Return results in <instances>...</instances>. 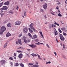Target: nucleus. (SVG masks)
I'll return each mask as SVG.
<instances>
[{
    "label": "nucleus",
    "mask_w": 67,
    "mask_h": 67,
    "mask_svg": "<svg viewBox=\"0 0 67 67\" xmlns=\"http://www.w3.org/2000/svg\"><path fill=\"white\" fill-rule=\"evenodd\" d=\"M52 28V25L49 26V29H50Z\"/></svg>",
    "instance_id": "53"
},
{
    "label": "nucleus",
    "mask_w": 67,
    "mask_h": 67,
    "mask_svg": "<svg viewBox=\"0 0 67 67\" xmlns=\"http://www.w3.org/2000/svg\"><path fill=\"white\" fill-rule=\"evenodd\" d=\"M35 41L36 42H38L39 41V40L38 39H36L35 40Z\"/></svg>",
    "instance_id": "43"
},
{
    "label": "nucleus",
    "mask_w": 67,
    "mask_h": 67,
    "mask_svg": "<svg viewBox=\"0 0 67 67\" xmlns=\"http://www.w3.org/2000/svg\"><path fill=\"white\" fill-rule=\"evenodd\" d=\"M3 8L4 9V10H8V7L6 6H4L3 7Z\"/></svg>",
    "instance_id": "9"
},
{
    "label": "nucleus",
    "mask_w": 67,
    "mask_h": 67,
    "mask_svg": "<svg viewBox=\"0 0 67 67\" xmlns=\"http://www.w3.org/2000/svg\"><path fill=\"white\" fill-rule=\"evenodd\" d=\"M18 9H19V6H17L16 8V9L18 10Z\"/></svg>",
    "instance_id": "46"
},
{
    "label": "nucleus",
    "mask_w": 67,
    "mask_h": 67,
    "mask_svg": "<svg viewBox=\"0 0 67 67\" xmlns=\"http://www.w3.org/2000/svg\"><path fill=\"white\" fill-rule=\"evenodd\" d=\"M55 30L56 31H56L55 32V35H57V31H56V30Z\"/></svg>",
    "instance_id": "41"
},
{
    "label": "nucleus",
    "mask_w": 67,
    "mask_h": 67,
    "mask_svg": "<svg viewBox=\"0 0 67 67\" xmlns=\"http://www.w3.org/2000/svg\"><path fill=\"white\" fill-rule=\"evenodd\" d=\"M19 43V42H18V41H16V44H18V43Z\"/></svg>",
    "instance_id": "60"
},
{
    "label": "nucleus",
    "mask_w": 67,
    "mask_h": 67,
    "mask_svg": "<svg viewBox=\"0 0 67 67\" xmlns=\"http://www.w3.org/2000/svg\"><path fill=\"white\" fill-rule=\"evenodd\" d=\"M47 7V4L46 3H45L44 4L43 6V8L44 9H46Z\"/></svg>",
    "instance_id": "6"
},
{
    "label": "nucleus",
    "mask_w": 67,
    "mask_h": 67,
    "mask_svg": "<svg viewBox=\"0 0 67 67\" xmlns=\"http://www.w3.org/2000/svg\"><path fill=\"white\" fill-rule=\"evenodd\" d=\"M26 12H25L24 13V15L25 16H26Z\"/></svg>",
    "instance_id": "31"
},
{
    "label": "nucleus",
    "mask_w": 67,
    "mask_h": 67,
    "mask_svg": "<svg viewBox=\"0 0 67 67\" xmlns=\"http://www.w3.org/2000/svg\"><path fill=\"white\" fill-rule=\"evenodd\" d=\"M53 26H54V27H56V26L55 25H53V24H52V27H53Z\"/></svg>",
    "instance_id": "45"
},
{
    "label": "nucleus",
    "mask_w": 67,
    "mask_h": 67,
    "mask_svg": "<svg viewBox=\"0 0 67 67\" xmlns=\"http://www.w3.org/2000/svg\"><path fill=\"white\" fill-rule=\"evenodd\" d=\"M4 15V14H2L1 15V17H2V16H3Z\"/></svg>",
    "instance_id": "52"
},
{
    "label": "nucleus",
    "mask_w": 67,
    "mask_h": 67,
    "mask_svg": "<svg viewBox=\"0 0 67 67\" xmlns=\"http://www.w3.org/2000/svg\"><path fill=\"white\" fill-rule=\"evenodd\" d=\"M19 65H20V66H21V67H24V64H23L21 63H20L19 64Z\"/></svg>",
    "instance_id": "18"
},
{
    "label": "nucleus",
    "mask_w": 67,
    "mask_h": 67,
    "mask_svg": "<svg viewBox=\"0 0 67 67\" xmlns=\"http://www.w3.org/2000/svg\"><path fill=\"white\" fill-rule=\"evenodd\" d=\"M18 42L19 44H20V45H22V43H21V39H20L18 40Z\"/></svg>",
    "instance_id": "13"
},
{
    "label": "nucleus",
    "mask_w": 67,
    "mask_h": 67,
    "mask_svg": "<svg viewBox=\"0 0 67 67\" xmlns=\"http://www.w3.org/2000/svg\"><path fill=\"white\" fill-rule=\"evenodd\" d=\"M20 47V49H24V48H23V47Z\"/></svg>",
    "instance_id": "61"
},
{
    "label": "nucleus",
    "mask_w": 67,
    "mask_h": 67,
    "mask_svg": "<svg viewBox=\"0 0 67 67\" xmlns=\"http://www.w3.org/2000/svg\"><path fill=\"white\" fill-rule=\"evenodd\" d=\"M58 16H62V15L60 13H59L58 15Z\"/></svg>",
    "instance_id": "27"
},
{
    "label": "nucleus",
    "mask_w": 67,
    "mask_h": 67,
    "mask_svg": "<svg viewBox=\"0 0 67 67\" xmlns=\"http://www.w3.org/2000/svg\"><path fill=\"white\" fill-rule=\"evenodd\" d=\"M11 35L10 34V33H9V32H8L7 34L6 37H9V36H11Z\"/></svg>",
    "instance_id": "11"
},
{
    "label": "nucleus",
    "mask_w": 67,
    "mask_h": 67,
    "mask_svg": "<svg viewBox=\"0 0 67 67\" xmlns=\"http://www.w3.org/2000/svg\"><path fill=\"white\" fill-rule=\"evenodd\" d=\"M62 56L63 58H64V59H66V58L64 55H63Z\"/></svg>",
    "instance_id": "35"
},
{
    "label": "nucleus",
    "mask_w": 67,
    "mask_h": 67,
    "mask_svg": "<svg viewBox=\"0 0 67 67\" xmlns=\"http://www.w3.org/2000/svg\"><path fill=\"white\" fill-rule=\"evenodd\" d=\"M63 33L64 35H65V36H66V35H67V34L65 33L64 32H63Z\"/></svg>",
    "instance_id": "38"
},
{
    "label": "nucleus",
    "mask_w": 67,
    "mask_h": 67,
    "mask_svg": "<svg viewBox=\"0 0 67 67\" xmlns=\"http://www.w3.org/2000/svg\"><path fill=\"white\" fill-rule=\"evenodd\" d=\"M41 12H44V10L43 9H41Z\"/></svg>",
    "instance_id": "44"
},
{
    "label": "nucleus",
    "mask_w": 67,
    "mask_h": 67,
    "mask_svg": "<svg viewBox=\"0 0 67 67\" xmlns=\"http://www.w3.org/2000/svg\"><path fill=\"white\" fill-rule=\"evenodd\" d=\"M16 51L17 52H18V53H21L22 52V51Z\"/></svg>",
    "instance_id": "40"
},
{
    "label": "nucleus",
    "mask_w": 67,
    "mask_h": 67,
    "mask_svg": "<svg viewBox=\"0 0 67 67\" xmlns=\"http://www.w3.org/2000/svg\"><path fill=\"white\" fill-rule=\"evenodd\" d=\"M33 67H35V65H33Z\"/></svg>",
    "instance_id": "64"
},
{
    "label": "nucleus",
    "mask_w": 67,
    "mask_h": 67,
    "mask_svg": "<svg viewBox=\"0 0 67 67\" xmlns=\"http://www.w3.org/2000/svg\"><path fill=\"white\" fill-rule=\"evenodd\" d=\"M1 10V11H2V10H4V9H3V7L2 8H1L0 9Z\"/></svg>",
    "instance_id": "49"
},
{
    "label": "nucleus",
    "mask_w": 67,
    "mask_h": 67,
    "mask_svg": "<svg viewBox=\"0 0 67 67\" xmlns=\"http://www.w3.org/2000/svg\"><path fill=\"white\" fill-rule=\"evenodd\" d=\"M28 36H30V37H31V38H32V39H34L32 37V35H31V34L30 33H28Z\"/></svg>",
    "instance_id": "14"
},
{
    "label": "nucleus",
    "mask_w": 67,
    "mask_h": 67,
    "mask_svg": "<svg viewBox=\"0 0 67 67\" xmlns=\"http://www.w3.org/2000/svg\"><path fill=\"white\" fill-rule=\"evenodd\" d=\"M35 44H37V45H40V44H38V43H35Z\"/></svg>",
    "instance_id": "62"
},
{
    "label": "nucleus",
    "mask_w": 67,
    "mask_h": 67,
    "mask_svg": "<svg viewBox=\"0 0 67 67\" xmlns=\"http://www.w3.org/2000/svg\"><path fill=\"white\" fill-rule=\"evenodd\" d=\"M10 65H12V66H13V63H12V62H11Z\"/></svg>",
    "instance_id": "59"
},
{
    "label": "nucleus",
    "mask_w": 67,
    "mask_h": 67,
    "mask_svg": "<svg viewBox=\"0 0 67 67\" xmlns=\"http://www.w3.org/2000/svg\"><path fill=\"white\" fill-rule=\"evenodd\" d=\"M3 2L0 3V7H1L3 5Z\"/></svg>",
    "instance_id": "20"
},
{
    "label": "nucleus",
    "mask_w": 67,
    "mask_h": 67,
    "mask_svg": "<svg viewBox=\"0 0 67 67\" xmlns=\"http://www.w3.org/2000/svg\"><path fill=\"white\" fill-rule=\"evenodd\" d=\"M59 37L60 39L63 41H64L65 40V38L63 36L62 34H59Z\"/></svg>",
    "instance_id": "3"
},
{
    "label": "nucleus",
    "mask_w": 67,
    "mask_h": 67,
    "mask_svg": "<svg viewBox=\"0 0 67 67\" xmlns=\"http://www.w3.org/2000/svg\"><path fill=\"white\" fill-rule=\"evenodd\" d=\"M58 30H59V32L60 33H62V31L61 30H60V28H59Z\"/></svg>",
    "instance_id": "26"
},
{
    "label": "nucleus",
    "mask_w": 67,
    "mask_h": 67,
    "mask_svg": "<svg viewBox=\"0 0 67 67\" xmlns=\"http://www.w3.org/2000/svg\"><path fill=\"white\" fill-rule=\"evenodd\" d=\"M65 45H64V44H63V48H65Z\"/></svg>",
    "instance_id": "55"
},
{
    "label": "nucleus",
    "mask_w": 67,
    "mask_h": 67,
    "mask_svg": "<svg viewBox=\"0 0 67 67\" xmlns=\"http://www.w3.org/2000/svg\"><path fill=\"white\" fill-rule=\"evenodd\" d=\"M7 43H5L4 44V48H5V47H7Z\"/></svg>",
    "instance_id": "30"
},
{
    "label": "nucleus",
    "mask_w": 67,
    "mask_h": 67,
    "mask_svg": "<svg viewBox=\"0 0 67 67\" xmlns=\"http://www.w3.org/2000/svg\"><path fill=\"white\" fill-rule=\"evenodd\" d=\"M29 30L30 33H33V30L32 29H31L30 28H29Z\"/></svg>",
    "instance_id": "15"
},
{
    "label": "nucleus",
    "mask_w": 67,
    "mask_h": 67,
    "mask_svg": "<svg viewBox=\"0 0 67 67\" xmlns=\"http://www.w3.org/2000/svg\"><path fill=\"white\" fill-rule=\"evenodd\" d=\"M28 31V29H27V27H25L23 29V31L24 33H25V34H26L27 33V31Z\"/></svg>",
    "instance_id": "4"
},
{
    "label": "nucleus",
    "mask_w": 67,
    "mask_h": 67,
    "mask_svg": "<svg viewBox=\"0 0 67 67\" xmlns=\"http://www.w3.org/2000/svg\"><path fill=\"white\" fill-rule=\"evenodd\" d=\"M22 35V33H21L19 35V37H21V36Z\"/></svg>",
    "instance_id": "28"
},
{
    "label": "nucleus",
    "mask_w": 67,
    "mask_h": 67,
    "mask_svg": "<svg viewBox=\"0 0 67 67\" xmlns=\"http://www.w3.org/2000/svg\"><path fill=\"white\" fill-rule=\"evenodd\" d=\"M60 3H60V2H59L57 3V4L58 5H59V4H60Z\"/></svg>",
    "instance_id": "54"
},
{
    "label": "nucleus",
    "mask_w": 67,
    "mask_h": 67,
    "mask_svg": "<svg viewBox=\"0 0 67 67\" xmlns=\"http://www.w3.org/2000/svg\"><path fill=\"white\" fill-rule=\"evenodd\" d=\"M27 50L29 51H31V49H27Z\"/></svg>",
    "instance_id": "63"
},
{
    "label": "nucleus",
    "mask_w": 67,
    "mask_h": 67,
    "mask_svg": "<svg viewBox=\"0 0 67 67\" xmlns=\"http://www.w3.org/2000/svg\"><path fill=\"white\" fill-rule=\"evenodd\" d=\"M14 55L15 56H16V53H14Z\"/></svg>",
    "instance_id": "48"
},
{
    "label": "nucleus",
    "mask_w": 67,
    "mask_h": 67,
    "mask_svg": "<svg viewBox=\"0 0 67 67\" xmlns=\"http://www.w3.org/2000/svg\"><path fill=\"white\" fill-rule=\"evenodd\" d=\"M47 0H40L41 2H43V1H47Z\"/></svg>",
    "instance_id": "50"
},
{
    "label": "nucleus",
    "mask_w": 67,
    "mask_h": 67,
    "mask_svg": "<svg viewBox=\"0 0 67 67\" xmlns=\"http://www.w3.org/2000/svg\"><path fill=\"white\" fill-rule=\"evenodd\" d=\"M15 66H18L19 65V63H15Z\"/></svg>",
    "instance_id": "19"
},
{
    "label": "nucleus",
    "mask_w": 67,
    "mask_h": 67,
    "mask_svg": "<svg viewBox=\"0 0 67 67\" xmlns=\"http://www.w3.org/2000/svg\"><path fill=\"white\" fill-rule=\"evenodd\" d=\"M26 37L25 36H23V39L24 40H26Z\"/></svg>",
    "instance_id": "29"
},
{
    "label": "nucleus",
    "mask_w": 67,
    "mask_h": 67,
    "mask_svg": "<svg viewBox=\"0 0 67 67\" xmlns=\"http://www.w3.org/2000/svg\"><path fill=\"white\" fill-rule=\"evenodd\" d=\"M5 61L4 60H2L1 61H0V63L1 64V65H3L5 64Z\"/></svg>",
    "instance_id": "7"
},
{
    "label": "nucleus",
    "mask_w": 67,
    "mask_h": 67,
    "mask_svg": "<svg viewBox=\"0 0 67 67\" xmlns=\"http://www.w3.org/2000/svg\"><path fill=\"white\" fill-rule=\"evenodd\" d=\"M61 29L62 31H64V32H67V30H66V28L65 27L61 28Z\"/></svg>",
    "instance_id": "8"
},
{
    "label": "nucleus",
    "mask_w": 67,
    "mask_h": 67,
    "mask_svg": "<svg viewBox=\"0 0 67 67\" xmlns=\"http://www.w3.org/2000/svg\"><path fill=\"white\" fill-rule=\"evenodd\" d=\"M34 25V24H33V23H31V24H30V25L29 26L31 29H32L34 32H36V30L35 29V28H34V27L33 26V25Z\"/></svg>",
    "instance_id": "2"
},
{
    "label": "nucleus",
    "mask_w": 67,
    "mask_h": 67,
    "mask_svg": "<svg viewBox=\"0 0 67 67\" xmlns=\"http://www.w3.org/2000/svg\"><path fill=\"white\" fill-rule=\"evenodd\" d=\"M29 65H30V66H32V65H34V63H30L29 64Z\"/></svg>",
    "instance_id": "24"
},
{
    "label": "nucleus",
    "mask_w": 67,
    "mask_h": 67,
    "mask_svg": "<svg viewBox=\"0 0 67 67\" xmlns=\"http://www.w3.org/2000/svg\"><path fill=\"white\" fill-rule=\"evenodd\" d=\"M9 59H10V60H13V58H12V57H9Z\"/></svg>",
    "instance_id": "33"
},
{
    "label": "nucleus",
    "mask_w": 67,
    "mask_h": 67,
    "mask_svg": "<svg viewBox=\"0 0 67 67\" xmlns=\"http://www.w3.org/2000/svg\"><path fill=\"white\" fill-rule=\"evenodd\" d=\"M40 33L41 34V36L42 37H43V34H42V32L41 31H40Z\"/></svg>",
    "instance_id": "22"
},
{
    "label": "nucleus",
    "mask_w": 67,
    "mask_h": 67,
    "mask_svg": "<svg viewBox=\"0 0 67 67\" xmlns=\"http://www.w3.org/2000/svg\"><path fill=\"white\" fill-rule=\"evenodd\" d=\"M7 21H5L3 22V23L4 24H5V23H7Z\"/></svg>",
    "instance_id": "51"
},
{
    "label": "nucleus",
    "mask_w": 67,
    "mask_h": 67,
    "mask_svg": "<svg viewBox=\"0 0 67 67\" xmlns=\"http://www.w3.org/2000/svg\"><path fill=\"white\" fill-rule=\"evenodd\" d=\"M36 47V45L33 44V48H35Z\"/></svg>",
    "instance_id": "34"
},
{
    "label": "nucleus",
    "mask_w": 67,
    "mask_h": 67,
    "mask_svg": "<svg viewBox=\"0 0 67 67\" xmlns=\"http://www.w3.org/2000/svg\"><path fill=\"white\" fill-rule=\"evenodd\" d=\"M54 54L55 56H57V54L55 52H54Z\"/></svg>",
    "instance_id": "56"
},
{
    "label": "nucleus",
    "mask_w": 67,
    "mask_h": 67,
    "mask_svg": "<svg viewBox=\"0 0 67 67\" xmlns=\"http://www.w3.org/2000/svg\"><path fill=\"white\" fill-rule=\"evenodd\" d=\"M39 66V65H35V67H38Z\"/></svg>",
    "instance_id": "57"
},
{
    "label": "nucleus",
    "mask_w": 67,
    "mask_h": 67,
    "mask_svg": "<svg viewBox=\"0 0 67 67\" xmlns=\"http://www.w3.org/2000/svg\"><path fill=\"white\" fill-rule=\"evenodd\" d=\"M46 46H47V47H48V48H49V45H48V44H46Z\"/></svg>",
    "instance_id": "39"
},
{
    "label": "nucleus",
    "mask_w": 67,
    "mask_h": 67,
    "mask_svg": "<svg viewBox=\"0 0 67 67\" xmlns=\"http://www.w3.org/2000/svg\"><path fill=\"white\" fill-rule=\"evenodd\" d=\"M24 42L25 43H27V41L26 39L24 40Z\"/></svg>",
    "instance_id": "25"
},
{
    "label": "nucleus",
    "mask_w": 67,
    "mask_h": 67,
    "mask_svg": "<svg viewBox=\"0 0 67 67\" xmlns=\"http://www.w3.org/2000/svg\"><path fill=\"white\" fill-rule=\"evenodd\" d=\"M9 13H11V14H13V12H9Z\"/></svg>",
    "instance_id": "37"
},
{
    "label": "nucleus",
    "mask_w": 67,
    "mask_h": 67,
    "mask_svg": "<svg viewBox=\"0 0 67 67\" xmlns=\"http://www.w3.org/2000/svg\"><path fill=\"white\" fill-rule=\"evenodd\" d=\"M37 55L38 56V59H40V60H42V58H41V57H40V56L38 54H37Z\"/></svg>",
    "instance_id": "21"
},
{
    "label": "nucleus",
    "mask_w": 67,
    "mask_h": 67,
    "mask_svg": "<svg viewBox=\"0 0 67 67\" xmlns=\"http://www.w3.org/2000/svg\"><path fill=\"white\" fill-rule=\"evenodd\" d=\"M31 55L33 56V57H34V56H37V55L34 53H32L31 54Z\"/></svg>",
    "instance_id": "17"
},
{
    "label": "nucleus",
    "mask_w": 67,
    "mask_h": 67,
    "mask_svg": "<svg viewBox=\"0 0 67 67\" xmlns=\"http://www.w3.org/2000/svg\"><path fill=\"white\" fill-rule=\"evenodd\" d=\"M51 14H52V15H55V14H54V13H53L51 12Z\"/></svg>",
    "instance_id": "47"
},
{
    "label": "nucleus",
    "mask_w": 67,
    "mask_h": 67,
    "mask_svg": "<svg viewBox=\"0 0 67 67\" xmlns=\"http://www.w3.org/2000/svg\"><path fill=\"white\" fill-rule=\"evenodd\" d=\"M30 41H31V39H28L27 43H29V42H30Z\"/></svg>",
    "instance_id": "32"
},
{
    "label": "nucleus",
    "mask_w": 67,
    "mask_h": 67,
    "mask_svg": "<svg viewBox=\"0 0 67 67\" xmlns=\"http://www.w3.org/2000/svg\"><path fill=\"white\" fill-rule=\"evenodd\" d=\"M4 4L5 5H9V2L8 1L6 2H5V3H4Z\"/></svg>",
    "instance_id": "12"
},
{
    "label": "nucleus",
    "mask_w": 67,
    "mask_h": 67,
    "mask_svg": "<svg viewBox=\"0 0 67 67\" xmlns=\"http://www.w3.org/2000/svg\"><path fill=\"white\" fill-rule=\"evenodd\" d=\"M51 62H47V63H46V65H47V64H51Z\"/></svg>",
    "instance_id": "36"
},
{
    "label": "nucleus",
    "mask_w": 67,
    "mask_h": 67,
    "mask_svg": "<svg viewBox=\"0 0 67 67\" xmlns=\"http://www.w3.org/2000/svg\"><path fill=\"white\" fill-rule=\"evenodd\" d=\"M15 25H19L21 24V21H17L15 23Z\"/></svg>",
    "instance_id": "5"
},
{
    "label": "nucleus",
    "mask_w": 67,
    "mask_h": 67,
    "mask_svg": "<svg viewBox=\"0 0 67 67\" xmlns=\"http://www.w3.org/2000/svg\"><path fill=\"white\" fill-rule=\"evenodd\" d=\"M30 46L32 48H33V44H32V45H30Z\"/></svg>",
    "instance_id": "42"
},
{
    "label": "nucleus",
    "mask_w": 67,
    "mask_h": 67,
    "mask_svg": "<svg viewBox=\"0 0 67 67\" xmlns=\"http://www.w3.org/2000/svg\"><path fill=\"white\" fill-rule=\"evenodd\" d=\"M6 30L5 27L4 26H3L1 27V28L0 30V34L2 35L3 34V33Z\"/></svg>",
    "instance_id": "1"
},
{
    "label": "nucleus",
    "mask_w": 67,
    "mask_h": 67,
    "mask_svg": "<svg viewBox=\"0 0 67 67\" xmlns=\"http://www.w3.org/2000/svg\"><path fill=\"white\" fill-rule=\"evenodd\" d=\"M11 24L10 23H8V24L7 26L8 27H11Z\"/></svg>",
    "instance_id": "16"
},
{
    "label": "nucleus",
    "mask_w": 67,
    "mask_h": 67,
    "mask_svg": "<svg viewBox=\"0 0 67 67\" xmlns=\"http://www.w3.org/2000/svg\"><path fill=\"white\" fill-rule=\"evenodd\" d=\"M56 8L57 9V10H58V9H59V8H58V6H57L56 7Z\"/></svg>",
    "instance_id": "58"
},
{
    "label": "nucleus",
    "mask_w": 67,
    "mask_h": 67,
    "mask_svg": "<svg viewBox=\"0 0 67 67\" xmlns=\"http://www.w3.org/2000/svg\"><path fill=\"white\" fill-rule=\"evenodd\" d=\"M37 36H36V35H34L33 36V37L34 38H37Z\"/></svg>",
    "instance_id": "23"
},
{
    "label": "nucleus",
    "mask_w": 67,
    "mask_h": 67,
    "mask_svg": "<svg viewBox=\"0 0 67 67\" xmlns=\"http://www.w3.org/2000/svg\"><path fill=\"white\" fill-rule=\"evenodd\" d=\"M23 56V54L22 53L20 54L18 56V57L19 58H22Z\"/></svg>",
    "instance_id": "10"
}]
</instances>
